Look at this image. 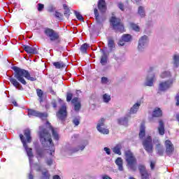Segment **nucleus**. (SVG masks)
Wrapping results in <instances>:
<instances>
[{
    "mask_svg": "<svg viewBox=\"0 0 179 179\" xmlns=\"http://www.w3.org/2000/svg\"><path fill=\"white\" fill-rule=\"evenodd\" d=\"M55 17H57V19H59V20H61V19H62V14H61V13H59V12H58V11H56L55 12Z\"/></svg>",
    "mask_w": 179,
    "mask_h": 179,
    "instance_id": "nucleus-50",
    "label": "nucleus"
},
{
    "mask_svg": "<svg viewBox=\"0 0 179 179\" xmlns=\"http://www.w3.org/2000/svg\"><path fill=\"white\" fill-rule=\"evenodd\" d=\"M98 8L101 12H106L107 6L104 0H99L98 2Z\"/></svg>",
    "mask_w": 179,
    "mask_h": 179,
    "instance_id": "nucleus-21",
    "label": "nucleus"
},
{
    "mask_svg": "<svg viewBox=\"0 0 179 179\" xmlns=\"http://www.w3.org/2000/svg\"><path fill=\"white\" fill-rule=\"evenodd\" d=\"M138 170L141 174L148 172V171H146V167L144 165H139Z\"/></svg>",
    "mask_w": 179,
    "mask_h": 179,
    "instance_id": "nucleus-41",
    "label": "nucleus"
},
{
    "mask_svg": "<svg viewBox=\"0 0 179 179\" xmlns=\"http://www.w3.org/2000/svg\"><path fill=\"white\" fill-rule=\"evenodd\" d=\"M173 83H174V79H171L166 81H162L159 84L158 90L159 92H166L173 86Z\"/></svg>",
    "mask_w": 179,
    "mask_h": 179,
    "instance_id": "nucleus-9",
    "label": "nucleus"
},
{
    "mask_svg": "<svg viewBox=\"0 0 179 179\" xmlns=\"http://www.w3.org/2000/svg\"><path fill=\"white\" fill-rule=\"evenodd\" d=\"M153 71H155V67L153 66H150L148 69V74L147 75V77L145 78L144 85L149 86L150 87H152V86H153V83H155V82L156 81V76L154 73H152L153 72Z\"/></svg>",
    "mask_w": 179,
    "mask_h": 179,
    "instance_id": "nucleus-7",
    "label": "nucleus"
},
{
    "mask_svg": "<svg viewBox=\"0 0 179 179\" xmlns=\"http://www.w3.org/2000/svg\"><path fill=\"white\" fill-rule=\"evenodd\" d=\"M143 146L148 153H153V143H152V137L148 136L143 141Z\"/></svg>",
    "mask_w": 179,
    "mask_h": 179,
    "instance_id": "nucleus-8",
    "label": "nucleus"
},
{
    "mask_svg": "<svg viewBox=\"0 0 179 179\" xmlns=\"http://www.w3.org/2000/svg\"><path fill=\"white\" fill-rule=\"evenodd\" d=\"M171 76V73L170 71H164L161 75L160 78L162 79H167V78H170Z\"/></svg>",
    "mask_w": 179,
    "mask_h": 179,
    "instance_id": "nucleus-36",
    "label": "nucleus"
},
{
    "mask_svg": "<svg viewBox=\"0 0 179 179\" xmlns=\"http://www.w3.org/2000/svg\"><path fill=\"white\" fill-rule=\"evenodd\" d=\"M137 15L140 16V17L143 18L146 17V10H145V7L139 6L138 8Z\"/></svg>",
    "mask_w": 179,
    "mask_h": 179,
    "instance_id": "nucleus-22",
    "label": "nucleus"
},
{
    "mask_svg": "<svg viewBox=\"0 0 179 179\" xmlns=\"http://www.w3.org/2000/svg\"><path fill=\"white\" fill-rule=\"evenodd\" d=\"M13 69L14 71V78L17 79V80L22 85H27L24 78L31 82H35V80H37V78L36 76L31 77L30 73H29V71L27 70L20 69L17 66L13 67Z\"/></svg>",
    "mask_w": 179,
    "mask_h": 179,
    "instance_id": "nucleus-2",
    "label": "nucleus"
},
{
    "mask_svg": "<svg viewBox=\"0 0 179 179\" xmlns=\"http://www.w3.org/2000/svg\"><path fill=\"white\" fill-rule=\"evenodd\" d=\"M64 15L66 17H69V15H71V10H69V8H65Z\"/></svg>",
    "mask_w": 179,
    "mask_h": 179,
    "instance_id": "nucleus-47",
    "label": "nucleus"
},
{
    "mask_svg": "<svg viewBox=\"0 0 179 179\" xmlns=\"http://www.w3.org/2000/svg\"><path fill=\"white\" fill-rule=\"evenodd\" d=\"M141 178L142 179H149L150 177V174L148 172H144L143 173H141Z\"/></svg>",
    "mask_w": 179,
    "mask_h": 179,
    "instance_id": "nucleus-44",
    "label": "nucleus"
},
{
    "mask_svg": "<svg viewBox=\"0 0 179 179\" xmlns=\"http://www.w3.org/2000/svg\"><path fill=\"white\" fill-rule=\"evenodd\" d=\"M108 45L109 48L113 49L115 46V43H114V40L113 38L108 39Z\"/></svg>",
    "mask_w": 179,
    "mask_h": 179,
    "instance_id": "nucleus-40",
    "label": "nucleus"
},
{
    "mask_svg": "<svg viewBox=\"0 0 179 179\" xmlns=\"http://www.w3.org/2000/svg\"><path fill=\"white\" fill-rule=\"evenodd\" d=\"M74 13L78 20H80V22H83V16L81 15L80 13L75 11Z\"/></svg>",
    "mask_w": 179,
    "mask_h": 179,
    "instance_id": "nucleus-43",
    "label": "nucleus"
},
{
    "mask_svg": "<svg viewBox=\"0 0 179 179\" xmlns=\"http://www.w3.org/2000/svg\"><path fill=\"white\" fill-rule=\"evenodd\" d=\"M57 117L62 121L66 118V106H65V104L62 106L59 110L57 113Z\"/></svg>",
    "mask_w": 179,
    "mask_h": 179,
    "instance_id": "nucleus-15",
    "label": "nucleus"
},
{
    "mask_svg": "<svg viewBox=\"0 0 179 179\" xmlns=\"http://www.w3.org/2000/svg\"><path fill=\"white\" fill-rule=\"evenodd\" d=\"M53 65L54 66H55L57 69H61V68H65V64H64V62H54Z\"/></svg>",
    "mask_w": 179,
    "mask_h": 179,
    "instance_id": "nucleus-32",
    "label": "nucleus"
},
{
    "mask_svg": "<svg viewBox=\"0 0 179 179\" xmlns=\"http://www.w3.org/2000/svg\"><path fill=\"white\" fill-rule=\"evenodd\" d=\"M176 106L179 105V95L176 96Z\"/></svg>",
    "mask_w": 179,
    "mask_h": 179,
    "instance_id": "nucleus-58",
    "label": "nucleus"
},
{
    "mask_svg": "<svg viewBox=\"0 0 179 179\" xmlns=\"http://www.w3.org/2000/svg\"><path fill=\"white\" fill-rule=\"evenodd\" d=\"M145 124H141V128H140V133H139V138H141V139L143 138V137L145 135Z\"/></svg>",
    "mask_w": 179,
    "mask_h": 179,
    "instance_id": "nucleus-35",
    "label": "nucleus"
},
{
    "mask_svg": "<svg viewBox=\"0 0 179 179\" xmlns=\"http://www.w3.org/2000/svg\"><path fill=\"white\" fill-rule=\"evenodd\" d=\"M46 164L48 165V166H51L52 164V159H48L47 160H46Z\"/></svg>",
    "mask_w": 179,
    "mask_h": 179,
    "instance_id": "nucleus-52",
    "label": "nucleus"
},
{
    "mask_svg": "<svg viewBox=\"0 0 179 179\" xmlns=\"http://www.w3.org/2000/svg\"><path fill=\"white\" fill-rule=\"evenodd\" d=\"M153 143L156 145L155 150H157L159 156H163V153H164V148H163V145H162V144L160 143L159 138L155 137L153 139Z\"/></svg>",
    "mask_w": 179,
    "mask_h": 179,
    "instance_id": "nucleus-13",
    "label": "nucleus"
},
{
    "mask_svg": "<svg viewBox=\"0 0 179 179\" xmlns=\"http://www.w3.org/2000/svg\"><path fill=\"white\" fill-rule=\"evenodd\" d=\"M162 115L163 113L159 108H156L152 113V117H162Z\"/></svg>",
    "mask_w": 179,
    "mask_h": 179,
    "instance_id": "nucleus-29",
    "label": "nucleus"
},
{
    "mask_svg": "<svg viewBox=\"0 0 179 179\" xmlns=\"http://www.w3.org/2000/svg\"><path fill=\"white\" fill-rule=\"evenodd\" d=\"M72 97H73V94L71 92H67L66 101H71V100H72Z\"/></svg>",
    "mask_w": 179,
    "mask_h": 179,
    "instance_id": "nucleus-45",
    "label": "nucleus"
},
{
    "mask_svg": "<svg viewBox=\"0 0 179 179\" xmlns=\"http://www.w3.org/2000/svg\"><path fill=\"white\" fill-rule=\"evenodd\" d=\"M141 107V102H136L133 105V106L129 109V114H136L138 113V110Z\"/></svg>",
    "mask_w": 179,
    "mask_h": 179,
    "instance_id": "nucleus-18",
    "label": "nucleus"
},
{
    "mask_svg": "<svg viewBox=\"0 0 179 179\" xmlns=\"http://www.w3.org/2000/svg\"><path fill=\"white\" fill-rule=\"evenodd\" d=\"M124 155L128 169L132 171H136V166L138 164V162L135 156H134V153H132L131 150H127L125 151Z\"/></svg>",
    "mask_w": 179,
    "mask_h": 179,
    "instance_id": "nucleus-4",
    "label": "nucleus"
},
{
    "mask_svg": "<svg viewBox=\"0 0 179 179\" xmlns=\"http://www.w3.org/2000/svg\"><path fill=\"white\" fill-rule=\"evenodd\" d=\"M117 6L120 10H124V4L122 3H119Z\"/></svg>",
    "mask_w": 179,
    "mask_h": 179,
    "instance_id": "nucleus-54",
    "label": "nucleus"
},
{
    "mask_svg": "<svg viewBox=\"0 0 179 179\" xmlns=\"http://www.w3.org/2000/svg\"><path fill=\"white\" fill-rule=\"evenodd\" d=\"M71 103L74 104L75 111H79L80 110V101L78 97H75L71 100Z\"/></svg>",
    "mask_w": 179,
    "mask_h": 179,
    "instance_id": "nucleus-20",
    "label": "nucleus"
},
{
    "mask_svg": "<svg viewBox=\"0 0 179 179\" xmlns=\"http://www.w3.org/2000/svg\"><path fill=\"white\" fill-rule=\"evenodd\" d=\"M47 124H49V128L50 129H51L54 139H55L56 141H58L59 136H58V133L57 132V129L52 128V127H51V124H50V122H47Z\"/></svg>",
    "mask_w": 179,
    "mask_h": 179,
    "instance_id": "nucleus-27",
    "label": "nucleus"
},
{
    "mask_svg": "<svg viewBox=\"0 0 179 179\" xmlns=\"http://www.w3.org/2000/svg\"><path fill=\"white\" fill-rule=\"evenodd\" d=\"M37 96L39 97V101H43V96L44 95V93L43 92V90L40 89L36 90Z\"/></svg>",
    "mask_w": 179,
    "mask_h": 179,
    "instance_id": "nucleus-37",
    "label": "nucleus"
},
{
    "mask_svg": "<svg viewBox=\"0 0 179 179\" xmlns=\"http://www.w3.org/2000/svg\"><path fill=\"white\" fill-rule=\"evenodd\" d=\"M150 167H151V170H153V169H155V162H150Z\"/></svg>",
    "mask_w": 179,
    "mask_h": 179,
    "instance_id": "nucleus-56",
    "label": "nucleus"
},
{
    "mask_svg": "<svg viewBox=\"0 0 179 179\" xmlns=\"http://www.w3.org/2000/svg\"><path fill=\"white\" fill-rule=\"evenodd\" d=\"M87 141H85L83 145L77 147L71 150V153H76V152H79V150H83L86 146H87Z\"/></svg>",
    "mask_w": 179,
    "mask_h": 179,
    "instance_id": "nucleus-25",
    "label": "nucleus"
},
{
    "mask_svg": "<svg viewBox=\"0 0 179 179\" xmlns=\"http://www.w3.org/2000/svg\"><path fill=\"white\" fill-rule=\"evenodd\" d=\"M50 92L51 93V94L55 95L56 93L54 92V90H52V88H50Z\"/></svg>",
    "mask_w": 179,
    "mask_h": 179,
    "instance_id": "nucleus-59",
    "label": "nucleus"
},
{
    "mask_svg": "<svg viewBox=\"0 0 179 179\" xmlns=\"http://www.w3.org/2000/svg\"><path fill=\"white\" fill-rule=\"evenodd\" d=\"M103 103H110L111 101V96L108 94H104L102 96Z\"/></svg>",
    "mask_w": 179,
    "mask_h": 179,
    "instance_id": "nucleus-34",
    "label": "nucleus"
},
{
    "mask_svg": "<svg viewBox=\"0 0 179 179\" xmlns=\"http://www.w3.org/2000/svg\"><path fill=\"white\" fill-rule=\"evenodd\" d=\"M115 164L117 165L118 167V170L120 171H124V166H122V158L121 157H118L115 162Z\"/></svg>",
    "mask_w": 179,
    "mask_h": 179,
    "instance_id": "nucleus-23",
    "label": "nucleus"
},
{
    "mask_svg": "<svg viewBox=\"0 0 179 179\" xmlns=\"http://www.w3.org/2000/svg\"><path fill=\"white\" fill-rule=\"evenodd\" d=\"M22 48L27 54H37V49L33 46L24 45Z\"/></svg>",
    "mask_w": 179,
    "mask_h": 179,
    "instance_id": "nucleus-17",
    "label": "nucleus"
},
{
    "mask_svg": "<svg viewBox=\"0 0 179 179\" xmlns=\"http://www.w3.org/2000/svg\"><path fill=\"white\" fill-rule=\"evenodd\" d=\"M43 9H44V4L38 3V12H42Z\"/></svg>",
    "mask_w": 179,
    "mask_h": 179,
    "instance_id": "nucleus-51",
    "label": "nucleus"
},
{
    "mask_svg": "<svg viewBox=\"0 0 179 179\" xmlns=\"http://www.w3.org/2000/svg\"><path fill=\"white\" fill-rule=\"evenodd\" d=\"M29 179H34V176L31 172H30L29 174Z\"/></svg>",
    "mask_w": 179,
    "mask_h": 179,
    "instance_id": "nucleus-55",
    "label": "nucleus"
},
{
    "mask_svg": "<svg viewBox=\"0 0 179 179\" xmlns=\"http://www.w3.org/2000/svg\"><path fill=\"white\" fill-rule=\"evenodd\" d=\"M42 175L43 178L45 179H50V177H51V175H50V173H48V171H43Z\"/></svg>",
    "mask_w": 179,
    "mask_h": 179,
    "instance_id": "nucleus-42",
    "label": "nucleus"
},
{
    "mask_svg": "<svg viewBox=\"0 0 179 179\" xmlns=\"http://www.w3.org/2000/svg\"><path fill=\"white\" fill-rule=\"evenodd\" d=\"M44 33L47 37L50 38L52 42L55 41L56 44H59L61 43V38H59V34L55 31L52 29L46 28Z\"/></svg>",
    "mask_w": 179,
    "mask_h": 179,
    "instance_id": "nucleus-5",
    "label": "nucleus"
},
{
    "mask_svg": "<svg viewBox=\"0 0 179 179\" xmlns=\"http://www.w3.org/2000/svg\"><path fill=\"white\" fill-rule=\"evenodd\" d=\"M131 41L132 36L130 34H123L118 42V45L120 47H124V45H125V43H131Z\"/></svg>",
    "mask_w": 179,
    "mask_h": 179,
    "instance_id": "nucleus-14",
    "label": "nucleus"
},
{
    "mask_svg": "<svg viewBox=\"0 0 179 179\" xmlns=\"http://www.w3.org/2000/svg\"><path fill=\"white\" fill-rule=\"evenodd\" d=\"M52 107H53L54 108H57V103L52 102Z\"/></svg>",
    "mask_w": 179,
    "mask_h": 179,
    "instance_id": "nucleus-61",
    "label": "nucleus"
},
{
    "mask_svg": "<svg viewBox=\"0 0 179 179\" xmlns=\"http://www.w3.org/2000/svg\"><path fill=\"white\" fill-rule=\"evenodd\" d=\"M121 149H122L121 144H117L113 148V152L116 155H121Z\"/></svg>",
    "mask_w": 179,
    "mask_h": 179,
    "instance_id": "nucleus-28",
    "label": "nucleus"
},
{
    "mask_svg": "<svg viewBox=\"0 0 179 179\" xmlns=\"http://www.w3.org/2000/svg\"><path fill=\"white\" fill-rule=\"evenodd\" d=\"M48 12H50V13L52 12H55V7H54V6L52 5H50L48 7Z\"/></svg>",
    "mask_w": 179,
    "mask_h": 179,
    "instance_id": "nucleus-48",
    "label": "nucleus"
},
{
    "mask_svg": "<svg viewBox=\"0 0 179 179\" xmlns=\"http://www.w3.org/2000/svg\"><path fill=\"white\" fill-rule=\"evenodd\" d=\"M148 44H149V38H148V36L144 35L141 36L138 40V51H143V50L148 47Z\"/></svg>",
    "mask_w": 179,
    "mask_h": 179,
    "instance_id": "nucleus-10",
    "label": "nucleus"
},
{
    "mask_svg": "<svg viewBox=\"0 0 179 179\" xmlns=\"http://www.w3.org/2000/svg\"><path fill=\"white\" fill-rule=\"evenodd\" d=\"M173 65L174 68H178L179 66V55L176 54L173 56Z\"/></svg>",
    "mask_w": 179,
    "mask_h": 179,
    "instance_id": "nucleus-24",
    "label": "nucleus"
},
{
    "mask_svg": "<svg viewBox=\"0 0 179 179\" xmlns=\"http://www.w3.org/2000/svg\"><path fill=\"white\" fill-rule=\"evenodd\" d=\"M110 24L115 30V31H120V33H122L124 31V24L122 22H121V20L120 18H117L115 16H113L110 18Z\"/></svg>",
    "mask_w": 179,
    "mask_h": 179,
    "instance_id": "nucleus-6",
    "label": "nucleus"
},
{
    "mask_svg": "<svg viewBox=\"0 0 179 179\" xmlns=\"http://www.w3.org/2000/svg\"><path fill=\"white\" fill-rule=\"evenodd\" d=\"M102 56L101 58V65H106L107 64V54H106V52L104 50H102Z\"/></svg>",
    "mask_w": 179,
    "mask_h": 179,
    "instance_id": "nucleus-30",
    "label": "nucleus"
},
{
    "mask_svg": "<svg viewBox=\"0 0 179 179\" xmlns=\"http://www.w3.org/2000/svg\"><path fill=\"white\" fill-rule=\"evenodd\" d=\"M31 131L30 129H27L24 131V135L20 134V138L21 139V142L27 153V156L29 157V162L31 163V158L33 157V150L29 146H27V143H31ZM24 136L26 137V139H24Z\"/></svg>",
    "mask_w": 179,
    "mask_h": 179,
    "instance_id": "nucleus-3",
    "label": "nucleus"
},
{
    "mask_svg": "<svg viewBox=\"0 0 179 179\" xmlns=\"http://www.w3.org/2000/svg\"><path fill=\"white\" fill-rule=\"evenodd\" d=\"M158 132L159 135H164V123L163 120H159V122Z\"/></svg>",
    "mask_w": 179,
    "mask_h": 179,
    "instance_id": "nucleus-26",
    "label": "nucleus"
},
{
    "mask_svg": "<svg viewBox=\"0 0 179 179\" xmlns=\"http://www.w3.org/2000/svg\"><path fill=\"white\" fill-rule=\"evenodd\" d=\"M94 15H95V17L97 23H101L104 20L100 17L99 14V10H97V8H94Z\"/></svg>",
    "mask_w": 179,
    "mask_h": 179,
    "instance_id": "nucleus-31",
    "label": "nucleus"
},
{
    "mask_svg": "<svg viewBox=\"0 0 179 179\" xmlns=\"http://www.w3.org/2000/svg\"><path fill=\"white\" fill-rule=\"evenodd\" d=\"M10 82V83L13 84V87L16 89H18V90H22L23 87H22V85H20L16 78H14L13 77H10L8 79Z\"/></svg>",
    "mask_w": 179,
    "mask_h": 179,
    "instance_id": "nucleus-19",
    "label": "nucleus"
},
{
    "mask_svg": "<svg viewBox=\"0 0 179 179\" xmlns=\"http://www.w3.org/2000/svg\"><path fill=\"white\" fill-rule=\"evenodd\" d=\"M130 27H131V29L134 30V31H141V27H139L138 26V24H136L130 23Z\"/></svg>",
    "mask_w": 179,
    "mask_h": 179,
    "instance_id": "nucleus-38",
    "label": "nucleus"
},
{
    "mask_svg": "<svg viewBox=\"0 0 179 179\" xmlns=\"http://www.w3.org/2000/svg\"><path fill=\"white\" fill-rule=\"evenodd\" d=\"M106 120L104 118H101L97 124L96 129L101 134H103V135H108L110 134V131L107 129H101V127H104V122Z\"/></svg>",
    "mask_w": 179,
    "mask_h": 179,
    "instance_id": "nucleus-12",
    "label": "nucleus"
},
{
    "mask_svg": "<svg viewBox=\"0 0 179 179\" xmlns=\"http://www.w3.org/2000/svg\"><path fill=\"white\" fill-rule=\"evenodd\" d=\"M13 104H14L15 107H17V102H16V101H13Z\"/></svg>",
    "mask_w": 179,
    "mask_h": 179,
    "instance_id": "nucleus-62",
    "label": "nucleus"
},
{
    "mask_svg": "<svg viewBox=\"0 0 179 179\" xmlns=\"http://www.w3.org/2000/svg\"><path fill=\"white\" fill-rule=\"evenodd\" d=\"M101 82L102 85H107L108 83V78L107 77H102Z\"/></svg>",
    "mask_w": 179,
    "mask_h": 179,
    "instance_id": "nucleus-46",
    "label": "nucleus"
},
{
    "mask_svg": "<svg viewBox=\"0 0 179 179\" xmlns=\"http://www.w3.org/2000/svg\"><path fill=\"white\" fill-rule=\"evenodd\" d=\"M53 179H61V178L59 177V176L55 175L53 176Z\"/></svg>",
    "mask_w": 179,
    "mask_h": 179,
    "instance_id": "nucleus-60",
    "label": "nucleus"
},
{
    "mask_svg": "<svg viewBox=\"0 0 179 179\" xmlns=\"http://www.w3.org/2000/svg\"><path fill=\"white\" fill-rule=\"evenodd\" d=\"M39 129V136L41 142L43 145L44 148H47L48 146L49 149L38 150V159L44 157V156H54L55 148H54V143H52L51 135L48 134L47 129H44L43 127H40Z\"/></svg>",
    "mask_w": 179,
    "mask_h": 179,
    "instance_id": "nucleus-1",
    "label": "nucleus"
},
{
    "mask_svg": "<svg viewBox=\"0 0 179 179\" xmlns=\"http://www.w3.org/2000/svg\"><path fill=\"white\" fill-rule=\"evenodd\" d=\"M28 115L29 117H31V115L34 117H38V118H41V120H45V118L48 117V114H47V113H41L33 109L28 110Z\"/></svg>",
    "mask_w": 179,
    "mask_h": 179,
    "instance_id": "nucleus-11",
    "label": "nucleus"
},
{
    "mask_svg": "<svg viewBox=\"0 0 179 179\" xmlns=\"http://www.w3.org/2000/svg\"><path fill=\"white\" fill-rule=\"evenodd\" d=\"M165 146L166 149V154L168 156H170L174 152V145H173V143L169 140H166L165 141Z\"/></svg>",
    "mask_w": 179,
    "mask_h": 179,
    "instance_id": "nucleus-16",
    "label": "nucleus"
},
{
    "mask_svg": "<svg viewBox=\"0 0 179 179\" xmlns=\"http://www.w3.org/2000/svg\"><path fill=\"white\" fill-rule=\"evenodd\" d=\"M129 179H135V178L130 177Z\"/></svg>",
    "mask_w": 179,
    "mask_h": 179,
    "instance_id": "nucleus-63",
    "label": "nucleus"
},
{
    "mask_svg": "<svg viewBox=\"0 0 179 179\" xmlns=\"http://www.w3.org/2000/svg\"><path fill=\"white\" fill-rule=\"evenodd\" d=\"M102 179H113L111 178H110V176H107V175H104L103 177H102Z\"/></svg>",
    "mask_w": 179,
    "mask_h": 179,
    "instance_id": "nucleus-57",
    "label": "nucleus"
},
{
    "mask_svg": "<svg viewBox=\"0 0 179 179\" xmlns=\"http://www.w3.org/2000/svg\"><path fill=\"white\" fill-rule=\"evenodd\" d=\"M103 150L108 154V155H111V150L110 148L106 147L103 148Z\"/></svg>",
    "mask_w": 179,
    "mask_h": 179,
    "instance_id": "nucleus-53",
    "label": "nucleus"
},
{
    "mask_svg": "<svg viewBox=\"0 0 179 179\" xmlns=\"http://www.w3.org/2000/svg\"><path fill=\"white\" fill-rule=\"evenodd\" d=\"M87 43H84L83 45H81L80 51L83 52V54H86L87 52Z\"/></svg>",
    "mask_w": 179,
    "mask_h": 179,
    "instance_id": "nucleus-39",
    "label": "nucleus"
},
{
    "mask_svg": "<svg viewBox=\"0 0 179 179\" xmlns=\"http://www.w3.org/2000/svg\"><path fill=\"white\" fill-rule=\"evenodd\" d=\"M118 122L120 125H127L128 124V117H124L118 120Z\"/></svg>",
    "mask_w": 179,
    "mask_h": 179,
    "instance_id": "nucleus-33",
    "label": "nucleus"
},
{
    "mask_svg": "<svg viewBox=\"0 0 179 179\" xmlns=\"http://www.w3.org/2000/svg\"><path fill=\"white\" fill-rule=\"evenodd\" d=\"M115 60H116V61H118V58H117V57H116V58H115Z\"/></svg>",
    "mask_w": 179,
    "mask_h": 179,
    "instance_id": "nucleus-64",
    "label": "nucleus"
},
{
    "mask_svg": "<svg viewBox=\"0 0 179 179\" xmlns=\"http://www.w3.org/2000/svg\"><path fill=\"white\" fill-rule=\"evenodd\" d=\"M73 123L76 126L78 127V125H79V124H80V119L79 118H74L73 120Z\"/></svg>",
    "mask_w": 179,
    "mask_h": 179,
    "instance_id": "nucleus-49",
    "label": "nucleus"
}]
</instances>
